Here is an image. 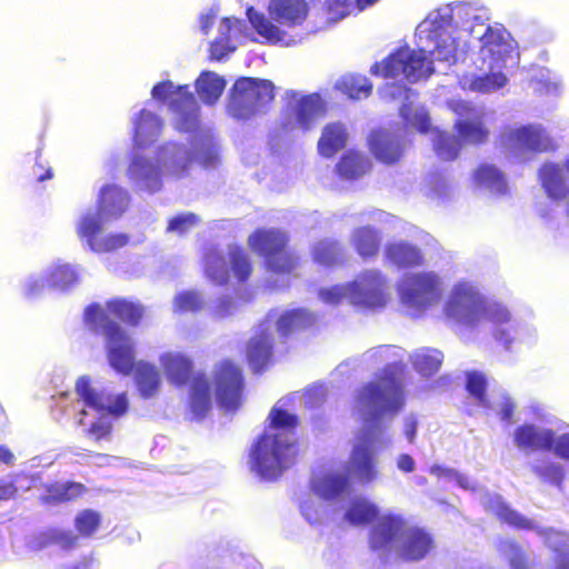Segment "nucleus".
I'll list each match as a JSON object with an SVG mask.
<instances>
[{"mask_svg": "<svg viewBox=\"0 0 569 569\" xmlns=\"http://www.w3.org/2000/svg\"><path fill=\"white\" fill-rule=\"evenodd\" d=\"M146 316V308L139 301L114 297L106 301L104 307L93 302L83 311V322L94 333L106 339L107 358L110 367L118 373L129 376L134 366V347L118 321L138 327Z\"/></svg>", "mask_w": 569, "mask_h": 569, "instance_id": "obj_2", "label": "nucleus"}, {"mask_svg": "<svg viewBox=\"0 0 569 569\" xmlns=\"http://www.w3.org/2000/svg\"><path fill=\"white\" fill-rule=\"evenodd\" d=\"M152 98L159 101H168L169 108L180 116L182 130H190L197 123L198 108L193 93L189 86H173L170 80L160 81L151 90Z\"/></svg>", "mask_w": 569, "mask_h": 569, "instance_id": "obj_11", "label": "nucleus"}, {"mask_svg": "<svg viewBox=\"0 0 569 569\" xmlns=\"http://www.w3.org/2000/svg\"><path fill=\"white\" fill-rule=\"evenodd\" d=\"M407 523L400 516L388 513L378 517L369 530L368 543L373 551H390L401 539Z\"/></svg>", "mask_w": 569, "mask_h": 569, "instance_id": "obj_16", "label": "nucleus"}, {"mask_svg": "<svg viewBox=\"0 0 569 569\" xmlns=\"http://www.w3.org/2000/svg\"><path fill=\"white\" fill-rule=\"evenodd\" d=\"M378 517L377 506L365 499L353 500L345 515L346 520L355 526L372 523Z\"/></svg>", "mask_w": 569, "mask_h": 569, "instance_id": "obj_43", "label": "nucleus"}, {"mask_svg": "<svg viewBox=\"0 0 569 569\" xmlns=\"http://www.w3.org/2000/svg\"><path fill=\"white\" fill-rule=\"evenodd\" d=\"M385 257L398 268H415L423 263L421 250L405 241L388 243L385 247Z\"/></svg>", "mask_w": 569, "mask_h": 569, "instance_id": "obj_27", "label": "nucleus"}, {"mask_svg": "<svg viewBox=\"0 0 569 569\" xmlns=\"http://www.w3.org/2000/svg\"><path fill=\"white\" fill-rule=\"evenodd\" d=\"M539 180L541 187L549 198L555 200H562L567 198L569 189L562 177V169L556 163H545L539 169Z\"/></svg>", "mask_w": 569, "mask_h": 569, "instance_id": "obj_31", "label": "nucleus"}, {"mask_svg": "<svg viewBox=\"0 0 569 569\" xmlns=\"http://www.w3.org/2000/svg\"><path fill=\"white\" fill-rule=\"evenodd\" d=\"M310 256L315 263L326 268H336L347 261L345 247L340 241L331 238L315 242L310 249Z\"/></svg>", "mask_w": 569, "mask_h": 569, "instance_id": "obj_25", "label": "nucleus"}, {"mask_svg": "<svg viewBox=\"0 0 569 569\" xmlns=\"http://www.w3.org/2000/svg\"><path fill=\"white\" fill-rule=\"evenodd\" d=\"M480 41L481 53L497 63L505 62L512 51L511 36L503 28L488 26Z\"/></svg>", "mask_w": 569, "mask_h": 569, "instance_id": "obj_24", "label": "nucleus"}, {"mask_svg": "<svg viewBox=\"0 0 569 569\" xmlns=\"http://www.w3.org/2000/svg\"><path fill=\"white\" fill-rule=\"evenodd\" d=\"M359 398L375 408L378 415L399 412L405 405V398L397 366L387 365L375 381L362 387Z\"/></svg>", "mask_w": 569, "mask_h": 569, "instance_id": "obj_7", "label": "nucleus"}, {"mask_svg": "<svg viewBox=\"0 0 569 569\" xmlns=\"http://www.w3.org/2000/svg\"><path fill=\"white\" fill-rule=\"evenodd\" d=\"M177 152L183 156V160H174L172 163V172L176 177H182L187 171L190 164L194 161L193 152L186 150L182 146H176Z\"/></svg>", "mask_w": 569, "mask_h": 569, "instance_id": "obj_61", "label": "nucleus"}, {"mask_svg": "<svg viewBox=\"0 0 569 569\" xmlns=\"http://www.w3.org/2000/svg\"><path fill=\"white\" fill-rule=\"evenodd\" d=\"M129 202L130 197L123 188L107 184L100 190L97 210L104 220L117 219L127 210Z\"/></svg>", "mask_w": 569, "mask_h": 569, "instance_id": "obj_23", "label": "nucleus"}, {"mask_svg": "<svg viewBox=\"0 0 569 569\" xmlns=\"http://www.w3.org/2000/svg\"><path fill=\"white\" fill-rule=\"evenodd\" d=\"M456 29L457 24L451 11L437 10L419 27V41L426 44L425 47L418 50L411 49L409 46L400 47L381 62L372 64L371 73L383 78H396L402 74L410 82L428 78L433 72L432 61L428 59V53L438 61L456 62L458 49L453 38Z\"/></svg>", "mask_w": 569, "mask_h": 569, "instance_id": "obj_1", "label": "nucleus"}, {"mask_svg": "<svg viewBox=\"0 0 569 569\" xmlns=\"http://www.w3.org/2000/svg\"><path fill=\"white\" fill-rule=\"evenodd\" d=\"M487 379L483 373L478 371H471L466 377V389L473 397L478 403L483 407H488L489 402L487 399Z\"/></svg>", "mask_w": 569, "mask_h": 569, "instance_id": "obj_53", "label": "nucleus"}, {"mask_svg": "<svg viewBox=\"0 0 569 569\" xmlns=\"http://www.w3.org/2000/svg\"><path fill=\"white\" fill-rule=\"evenodd\" d=\"M555 440L552 429H540L533 423H523L515 429L513 442L523 451H550Z\"/></svg>", "mask_w": 569, "mask_h": 569, "instance_id": "obj_22", "label": "nucleus"}, {"mask_svg": "<svg viewBox=\"0 0 569 569\" xmlns=\"http://www.w3.org/2000/svg\"><path fill=\"white\" fill-rule=\"evenodd\" d=\"M241 24L238 19L226 17L221 20L220 36L210 43V58L213 60H221L230 52L236 50L231 44L232 30Z\"/></svg>", "mask_w": 569, "mask_h": 569, "instance_id": "obj_38", "label": "nucleus"}, {"mask_svg": "<svg viewBox=\"0 0 569 569\" xmlns=\"http://www.w3.org/2000/svg\"><path fill=\"white\" fill-rule=\"evenodd\" d=\"M466 147L458 134L438 131L432 139V149L439 160L451 162L458 159L462 148Z\"/></svg>", "mask_w": 569, "mask_h": 569, "instance_id": "obj_37", "label": "nucleus"}, {"mask_svg": "<svg viewBox=\"0 0 569 569\" xmlns=\"http://www.w3.org/2000/svg\"><path fill=\"white\" fill-rule=\"evenodd\" d=\"M269 428L251 446L249 467L261 479L274 481L296 462L297 448L290 435L299 426V418L280 407L268 415Z\"/></svg>", "mask_w": 569, "mask_h": 569, "instance_id": "obj_3", "label": "nucleus"}, {"mask_svg": "<svg viewBox=\"0 0 569 569\" xmlns=\"http://www.w3.org/2000/svg\"><path fill=\"white\" fill-rule=\"evenodd\" d=\"M415 368L423 375H432L441 366V355L438 352H422L416 356Z\"/></svg>", "mask_w": 569, "mask_h": 569, "instance_id": "obj_58", "label": "nucleus"}, {"mask_svg": "<svg viewBox=\"0 0 569 569\" xmlns=\"http://www.w3.org/2000/svg\"><path fill=\"white\" fill-rule=\"evenodd\" d=\"M204 306L202 296L197 290H184L173 299L174 311L180 313L199 312Z\"/></svg>", "mask_w": 569, "mask_h": 569, "instance_id": "obj_51", "label": "nucleus"}, {"mask_svg": "<svg viewBox=\"0 0 569 569\" xmlns=\"http://www.w3.org/2000/svg\"><path fill=\"white\" fill-rule=\"evenodd\" d=\"M533 471L541 479L556 486H560L565 477L562 467L553 462L541 467H535Z\"/></svg>", "mask_w": 569, "mask_h": 569, "instance_id": "obj_60", "label": "nucleus"}, {"mask_svg": "<svg viewBox=\"0 0 569 569\" xmlns=\"http://www.w3.org/2000/svg\"><path fill=\"white\" fill-rule=\"evenodd\" d=\"M495 516L502 523H507L516 529L529 530L533 528L532 521L511 509L505 502H497L492 507Z\"/></svg>", "mask_w": 569, "mask_h": 569, "instance_id": "obj_48", "label": "nucleus"}, {"mask_svg": "<svg viewBox=\"0 0 569 569\" xmlns=\"http://www.w3.org/2000/svg\"><path fill=\"white\" fill-rule=\"evenodd\" d=\"M378 460L369 443H358L353 447L349 465V475L362 485L370 483L378 478Z\"/></svg>", "mask_w": 569, "mask_h": 569, "instance_id": "obj_20", "label": "nucleus"}, {"mask_svg": "<svg viewBox=\"0 0 569 569\" xmlns=\"http://www.w3.org/2000/svg\"><path fill=\"white\" fill-rule=\"evenodd\" d=\"M400 117L407 127H412L419 132L426 133L430 129L429 116L413 110L411 103H403L400 108Z\"/></svg>", "mask_w": 569, "mask_h": 569, "instance_id": "obj_54", "label": "nucleus"}, {"mask_svg": "<svg viewBox=\"0 0 569 569\" xmlns=\"http://www.w3.org/2000/svg\"><path fill=\"white\" fill-rule=\"evenodd\" d=\"M483 298L471 287L458 284L453 288L445 308V316L463 326H476L486 315Z\"/></svg>", "mask_w": 569, "mask_h": 569, "instance_id": "obj_10", "label": "nucleus"}, {"mask_svg": "<svg viewBox=\"0 0 569 569\" xmlns=\"http://www.w3.org/2000/svg\"><path fill=\"white\" fill-rule=\"evenodd\" d=\"M347 140L348 132L345 124L330 122L322 129L317 144L318 152L323 158H332L338 151L346 147Z\"/></svg>", "mask_w": 569, "mask_h": 569, "instance_id": "obj_28", "label": "nucleus"}, {"mask_svg": "<svg viewBox=\"0 0 569 569\" xmlns=\"http://www.w3.org/2000/svg\"><path fill=\"white\" fill-rule=\"evenodd\" d=\"M250 249L263 259L264 269L290 277L301 267L300 254L291 247L289 234L277 228H258L248 238Z\"/></svg>", "mask_w": 569, "mask_h": 569, "instance_id": "obj_5", "label": "nucleus"}, {"mask_svg": "<svg viewBox=\"0 0 569 569\" xmlns=\"http://www.w3.org/2000/svg\"><path fill=\"white\" fill-rule=\"evenodd\" d=\"M400 540L398 556L407 562L422 560L433 548L432 537L418 527H406Z\"/></svg>", "mask_w": 569, "mask_h": 569, "instance_id": "obj_21", "label": "nucleus"}, {"mask_svg": "<svg viewBox=\"0 0 569 569\" xmlns=\"http://www.w3.org/2000/svg\"><path fill=\"white\" fill-rule=\"evenodd\" d=\"M37 543L39 548L57 545L64 550H70L77 546L78 536L69 530L49 529L39 536Z\"/></svg>", "mask_w": 569, "mask_h": 569, "instance_id": "obj_45", "label": "nucleus"}, {"mask_svg": "<svg viewBox=\"0 0 569 569\" xmlns=\"http://www.w3.org/2000/svg\"><path fill=\"white\" fill-rule=\"evenodd\" d=\"M37 477L27 472H12L0 479V501L14 500L36 487Z\"/></svg>", "mask_w": 569, "mask_h": 569, "instance_id": "obj_33", "label": "nucleus"}, {"mask_svg": "<svg viewBox=\"0 0 569 569\" xmlns=\"http://www.w3.org/2000/svg\"><path fill=\"white\" fill-rule=\"evenodd\" d=\"M230 268L239 282H246L252 273V263L248 253L239 247L230 249Z\"/></svg>", "mask_w": 569, "mask_h": 569, "instance_id": "obj_49", "label": "nucleus"}, {"mask_svg": "<svg viewBox=\"0 0 569 569\" xmlns=\"http://www.w3.org/2000/svg\"><path fill=\"white\" fill-rule=\"evenodd\" d=\"M473 179L478 184L485 186L497 193L503 194L507 192L505 173L495 164H479L473 172Z\"/></svg>", "mask_w": 569, "mask_h": 569, "instance_id": "obj_40", "label": "nucleus"}, {"mask_svg": "<svg viewBox=\"0 0 569 569\" xmlns=\"http://www.w3.org/2000/svg\"><path fill=\"white\" fill-rule=\"evenodd\" d=\"M308 9L305 0H273L272 17L288 26L300 24L307 17Z\"/></svg>", "mask_w": 569, "mask_h": 569, "instance_id": "obj_32", "label": "nucleus"}, {"mask_svg": "<svg viewBox=\"0 0 569 569\" xmlns=\"http://www.w3.org/2000/svg\"><path fill=\"white\" fill-rule=\"evenodd\" d=\"M158 174V168L143 157H136L128 168V176L132 180H149Z\"/></svg>", "mask_w": 569, "mask_h": 569, "instance_id": "obj_56", "label": "nucleus"}, {"mask_svg": "<svg viewBox=\"0 0 569 569\" xmlns=\"http://www.w3.org/2000/svg\"><path fill=\"white\" fill-rule=\"evenodd\" d=\"M62 482H51L44 485V495L41 501L48 505L63 503Z\"/></svg>", "mask_w": 569, "mask_h": 569, "instance_id": "obj_62", "label": "nucleus"}, {"mask_svg": "<svg viewBox=\"0 0 569 569\" xmlns=\"http://www.w3.org/2000/svg\"><path fill=\"white\" fill-rule=\"evenodd\" d=\"M440 296V280L433 272H419L408 277L400 290L401 302L417 310L426 309Z\"/></svg>", "mask_w": 569, "mask_h": 569, "instance_id": "obj_14", "label": "nucleus"}, {"mask_svg": "<svg viewBox=\"0 0 569 569\" xmlns=\"http://www.w3.org/2000/svg\"><path fill=\"white\" fill-rule=\"evenodd\" d=\"M347 293L355 305L367 308L385 307L389 300L387 281L378 270H366L347 284Z\"/></svg>", "mask_w": 569, "mask_h": 569, "instance_id": "obj_13", "label": "nucleus"}, {"mask_svg": "<svg viewBox=\"0 0 569 569\" xmlns=\"http://www.w3.org/2000/svg\"><path fill=\"white\" fill-rule=\"evenodd\" d=\"M500 143L513 156L523 152L543 153L556 149L553 140L540 124L508 128L501 132Z\"/></svg>", "mask_w": 569, "mask_h": 569, "instance_id": "obj_9", "label": "nucleus"}, {"mask_svg": "<svg viewBox=\"0 0 569 569\" xmlns=\"http://www.w3.org/2000/svg\"><path fill=\"white\" fill-rule=\"evenodd\" d=\"M76 393L86 407L113 417L123 416L128 411V399L124 392L112 397L92 387L87 376L80 377L76 382Z\"/></svg>", "mask_w": 569, "mask_h": 569, "instance_id": "obj_15", "label": "nucleus"}, {"mask_svg": "<svg viewBox=\"0 0 569 569\" xmlns=\"http://www.w3.org/2000/svg\"><path fill=\"white\" fill-rule=\"evenodd\" d=\"M247 17L251 27L266 42L277 44L287 41V32L281 30L263 13L258 12L253 7L247 9Z\"/></svg>", "mask_w": 569, "mask_h": 569, "instance_id": "obj_34", "label": "nucleus"}, {"mask_svg": "<svg viewBox=\"0 0 569 569\" xmlns=\"http://www.w3.org/2000/svg\"><path fill=\"white\" fill-rule=\"evenodd\" d=\"M163 122L153 112L142 109L134 121V140L140 147L153 143L162 131Z\"/></svg>", "mask_w": 569, "mask_h": 569, "instance_id": "obj_30", "label": "nucleus"}, {"mask_svg": "<svg viewBox=\"0 0 569 569\" xmlns=\"http://www.w3.org/2000/svg\"><path fill=\"white\" fill-rule=\"evenodd\" d=\"M129 241V237L124 233L108 234L103 239L92 244V250L96 252H111L124 247Z\"/></svg>", "mask_w": 569, "mask_h": 569, "instance_id": "obj_59", "label": "nucleus"}, {"mask_svg": "<svg viewBox=\"0 0 569 569\" xmlns=\"http://www.w3.org/2000/svg\"><path fill=\"white\" fill-rule=\"evenodd\" d=\"M212 382L204 373L196 375L190 385L189 408L196 417H203L211 408L213 387L217 403L227 411L238 410L246 389V378L241 366L231 358H223L213 365Z\"/></svg>", "mask_w": 569, "mask_h": 569, "instance_id": "obj_4", "label": "nucleus"}, {"mask_svg": "<svg viewBox=\"0 0 569 569\" xmlns=\"http://www.w3.org/2000/svg\"><path fill=\"white\" fill-rule=\"evenodd\" d=\"M326 106L318 93H310L298 97L296 92L290 94L281 127L284 131L300 129L308 131L312 128L316 119L323 114Z\"/></svg>", "mask_w": 569, "mask_h": 569, "instance_id": "obj_12", "label": "nucleus"}, {"mask_svg": "<svg viewBox=\"0 0 569 569\" xmlns=\"http://www.w3.org/2000/svg\"><path fill=\"white\" fill-rule=\"evenodd\" d=\"M136 367V385L143 398L152 397L159 389L160 376L154 366L139 362Z\"/></svg>", "mask_w": 569, "mask_h": 569, "instance_id": "obj_42", "label": "nucleus"}, {"mask_svg": "<svg viewBox=\"0 0 569 569\" xmlns=\"http://www.w3.org/2000/svg\"><path fill=\"white\" fill-rule=\"evenodd\" d=\"M203 269L207 278L219 286L229 281V270L223 254L217 249H209L203 254Z\"/></svg>", "mask_w": 569, "mask_h": 569, "instance_id": "obj_41", "label": "nucleus"}, {"mask_svg": "<svg viewBox=\"0 0 569 569\" xmlns=\"http://www.w3.org/2000/svg\"><path fill=\"white\" fill-rule=\"evenodd\" d=\"M502 551L508 556V562L511 569H531L527 553L517 542H503Z\"/></svg>", "mask_w": 569, "mask_h": 569, "instance_id": "obj_55", "label": "nucleus"}, {"mask_svg": "<svg viewBox=\"0 0 569 569\" xmlns=\"http://www.w3.org/2000/svg\"><path fill=\"white\" fill-rule=\"evenodd\" d=\"M349 488V477L342 473H327L312 481L313 492L326 500L339 497Z\"/></svg>", "mask_w": 569, "mask_h": 569, "instance_id": "obj_35", "label": "nucleus"}, {"mask_svg": "<svg viewBox=\"0 0 569 569\" xmlns=\"http://www.w3.org/2000/svg\"><path fill=\"white\" fill-rule=\"evenodd\" d=\"M78 281L74 269L68 264L56 266L47 276V282L53 289H68Z\"/></svg>", "mask_w": 569, "mask_h": 569, "instance_id": "obj_50", "label": "nucleus"}, {"mask_svg": "<svg viewBox=\"0 0 569 569\" xmlns=\"http://www.w3.org/2000/svg\"><path fill=\"white\" fill-rule=\"evenodd\" d=\"M352 246L361 258L369 259L379 253L381 239L373 228L369 226L359 227L353 231Z\"/></svg>", "mask_w": 569, "mask_h": 569, "instance_id": "obj_36", "label": "nucleus"}, {"mask_svg": "<svg viewBox=\"0 0 569 569\" xmlns=\"http://www.w3.org/2000/svg\"><path fill=\"white\" fill-rule=\"evenodd\" d=\"M507 81L506 74L501 71L489 72L473 77L470 82V88L478 92H490L505 87Z\"/></svg>", "mask_w": 569, "mask_h": 569, "instance_id": "obj_52", "label": "nucleus"}, {"mask_svg": "<svg viewBox=\"0 0 569 569\" xmlns=\"http://www.w3.org/2000/svg\"><path fill=\"white\" fill-rule=\"evenodd\" d=\"M369 150L377 161L392 166L403 157L405 143L391 132L379 129L370 134Z\"/></svg>", "mask_w": 569, "mask_h": 569, "instance_id": "obj_19", "label": "nucleus"}, {"mask_svg": "<svg viewBox=\"0 0 569 569\" xmlns=\"http://www.w3.org/2000/svg\"><path fill=\"white\" fill-rule=\"evenodd\" d=\"M450 109L457 116L452 127L453 131L466 147H480L490 140L491 131L486 116L476 106L458 100L450 104Z\"/></svg>", "mask_w": 569, "mask_h": 569, "instance_id": "obj_8", "label": "nucleus"}, {"mask_svg": "<svg viewBox=\"0 0 569 569\" xmlns=\"http://www.w3.org/2000/svg\"><path fill=\"white\" fill-rule=\"evenodd\" d=\"M102 220L104 218L97 211V213L84 214L78 223L77 233L90 248L98 241V236L102 231Z\"/></svg>", "mask_w": 569, "mask_h": 569, "instance_id": "obj_47", "label": "nucleus"}, {"mask_svg": "<svg viewBox=\"0 0 569 569\" xmlns=\"http://www.w3.org/2000/svg\"><path fill=\"white\" fill-rule=\"evenodd\" d=\"M226 81L211 71H203L196 82L199 98L207 104H213L222 94Z\"/></svg>", "mask_w": 569, "mask_h": 569, "instance_id": "obj_39", "label": "nucleus"}, {"mask_svg": "<svg viewBox=\"0 0 569 569\" xmlns=\"http://www.w3.org/2000/svg\"><path fill=\"white\" fill-rule=\"evenodd\" d=\"M273 337L268 328H260L246 342L244 359L254 375H261L273 363Z\"/></svg>", "mask_w": 569, "mask_h": 569, "instance_id": "obj_17", "label": "nucleus"}, {"mask_svg": "<svg viewBox=\"0 0 569 569\" xmlns=\"http://www.w3.org/2000/svg\"><path fill=\"white\" fill-rule=\"evenodd\" d=\"M340 91L350 99L368 98L372 92V83L362 76H349L339 82Z\"/></svg>", "mask_w": 569, "mask_h": 569, "instance_id": "obj_46", "label": "nucleus"}, {"mask_svg": "<svg viewBox=\"0 0 569 569\" xmlns=\"http://www.w3.org/2000/svg\"><path fill=\"white\" fill-rule=\"evenodd\" d=\"M101 515L93 509L80 510L74 517V529L78 537L91 538L101 527Z\"/></svg>", "mask_w": 569, "mask_h": 569, "instance_id": "obj_44", "label": "nucleus"}, {"mask_svg": "<svg viewBox=\"0 0 569 569\" xmlns=\"http://www.w3.org/2000/svg\"><path fill=\"white\" fill-rule=\"evenodd\" d=\"M273 99L274 86L270 80L242 77L232 86L228 111L236 119H249Z\"/></svg>", "mask_w": 569, "mask_h": 569, "instance_id": "obj_6", "label": "nucleus"}, {"mask_svg": "<svg viewBox=\"0 0 569 569\" xmlns=\"http://www.w3.org/2000/svg\"><path fill=\"white\" fill-rule=\"evenodd\" d=\"M557 457L569 460V432L560 436L555 435L551 450Z\"/></svg>", "mask_w": 569, "mask_h": 569, "instance_id": "obj_64", "label": "nucleus"}, {"mask_svg": "<svg viewBox=\"0 0 569 569\" xmlns=\"http://www.w3.org/2000/svg\"><path fill=\"white\" fill-rule=\"evenodd\" d=\"M199 223V217L192 212H183L168 221L167 232L184 234Z\"/></svg>", "mask_w": 569, "mask_h": 569, "instance_id": "obj_57", "label": "nucleus"}, {"mask_svg": "<svg viewBox=\"0 0 569 569\" xmlns=\"http://www.w3.org/2000/svg\"><path fill=\"white\" fill-rule=\"evenodd\" d=\"M319 318L317 313L307 308L284 310L276 321V330L281 340L293 336L313 333L318 330Z\"/></svg>", "mask_w": 569, "mask_h": 569, "instance_id": "obj_18", "label": "nucleus"}, {"mask_svg": "<svg viewBox=\"0 0 569 569\" xmlns=\"http://www.w3.org/2000/svg\"><path fill=\"white\" fill-rule=\"evenodd\" d=\"M87 492V488L81 482L67 481L62 482V501L68 502L82 497Z\"/></svg>", "mask_w": 569, "mask_h": 569, "instance_id": "obj_63", "label": "nucleus"}, {"mask_svg": "<svg viewBox=\"0 0 569 569\" xmlns=\"http://www.w3.org/2000/svg\"><path fill=\"white\" fill-rule=\"evenodd\" d=\"M160 365L167 379L176 386L187 385L193 373L190 358L179 352H167L161 356Z\"/></svg>", "mask_w": 569, "mask_h": 569, "instance_id": "obj_26", "label": "nucleus"}, {"mask_svg": "<svg viewBox=\"0 0 569 569\" xmlns=\"http://www.w3.org/2000/svg\"><path fill=\"white\" fill-rule=\"evenodd\" d=\"M369 158L356 150L345 152L336 164L337 174L346 180H357L371 170Z\"/></svg>", "mask_w": 569, "mask_h": 569, "instance_id": "obj_29", "label": "nucleus"}]
</instances>
